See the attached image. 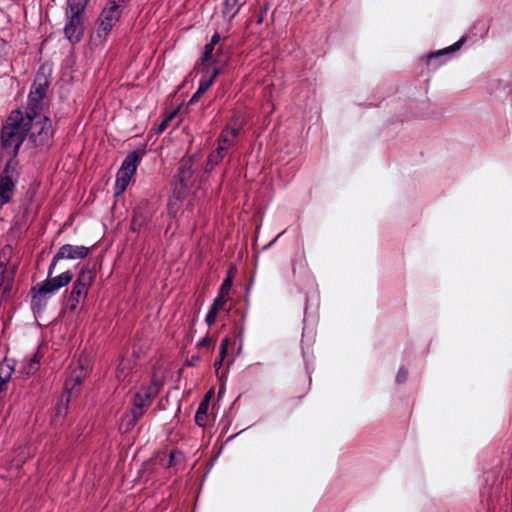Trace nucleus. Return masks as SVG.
<instances>
[{
    "label": "nucleus",
    "mask_w": 512,
    "mask_h": 512,
    "mask_svg": "<svg viewBox=\"0 0 512 512\" xmlns=\"http://www.w3.org/2000/svg\"><path fill=\"white\" fill-rule=\"evenodd\" d=\"M161 386L156 375H153L150 383L141 386L139 391L134 394L133 408L129 413H126L121 420L120 428L123 429L125 433L131 431L136 426L143 416L145 409L150 407L153 400L158 396Z\"/></svg>",
    "instance_id": "1"
},
{
    "label": "nucleus",
    "mask_w": 512,
    "mask_h": 512,
    "mask_svg": "<svg viewBox=\"0 0 512 512\" xmlns=\"http://www.w3.org/2000/svg\"><path fill=\"white\" fill-rule=\"evenodd\" d=\"M26 137L27 128H25L23 120V111L21 109L12 110L0 131L2 149L15 158Z\"/></svg>",
    "instance_id": "2"
},
{
    "label": "nucleus",
    "mask_w": 512,
    "mask_h": 512,
    "mask_svg": "<svg viewBox=\"0 0 512 512\" xmlns=\"http://www.w3.org/2000/svg\"><path fill=\"white\" fill-rule=\"evenodd\" d=\"M23 120L27 128V136L33 146L40 151L49 149L53 144L54 129L49 117L39 113L37 115L24 114Z\"/></svg>",
    "instance_id": "3"
},
{
    "label": "nucleus",
    "mask_w": 512,
    "mask_h": 512,
    "mask_svg": "<svg viewBox=\"0 0 512 512\" xmlns=\"http://www.w3.org/2000/svg\"><path fill=\"white\" fill-rule=\"evenodd\" d=\"M89 0H67L65 37L70 43H79L84 36L85 10Z\"/></svg>",
    "instance_id": "4"
},
{
    "label": "nucleus",
    "mask_w": 512,
    "mask_h": 512,
    "mask_svg": "<svg viewBox=\"0 0 512 512\" xmlns=\"http://www.w3.org/2000/svg\"><path fill=\"white\" fill-rule=\"evenodd\" d=\"M48 278L41 283L37 284L32 288L34 292L32 296V305L40 309L45 303L42 301V297L47 294L54 293L55 291L67 286L73 279V273L71 271H65L58 276L52 277L47 275Z\"/></svg>",
    "instance_id": "5"
},
{
    "label": "nucleus",
    "mask_w": 512,
    "mask_h": 512,
    "mask_svg": "<svg viewBox=\"0 0 512 512\" xmlns=\"http://www.w3.org/2000/svg\"><path fill=\"white\" fill-rule=\"evenodd\" d=\"M49 85L50 81L48 77L43 72V68H40L31 86V90L28 95L27 107L24 114L37 115L42 113L44 105L43 100L46 97Z\"/></svg>",
    "instance_id": "6"
},
{
    "label": "nucleus",
    "mask_w": 512,
    "mask_h": 512,
    "mask_svg": "<svg viewBox=\"0 0 512 512\" xmlns=\"http://www.w3.org/2000/svg\"><path fill=\"white\" fill-rule=\"evenodd\" d=\"M194 155H185L178 162L174 187L187 191L194 183Z\"/></svg>",
    "instance_id": "7"
},
{
    "label": "nucleus",
    "mask_w": 512,
    "mask_h": 512,
    "mask_svg": "<svg viewBox=\"0 0 512 512\" xmlns=\"http://www.w3.org/2000/svg\"><path fill=\"white\" fill-rule=\"evenodd\" d=\"M122 12V5L115 0H109L108 7H105L98 19V35L106 36L119 20Z\"/></svg>",
    "instance_id": "8"
},
{
    "label": "nucleus",
    "mask_w": 512,
    "mask_h": 512,
    "mask_svg": "<svg viewBox=\"0 0 512 512\" xmlns=\"http://www.w3.org/2000/svg\"><path fill=\"white\" fill-rule=\"evenodd\" d=\"M90 253V248L85 246H74L71 244L62 245L54 255L49 265V276L54 272L56 264L62 259H84Z\"/></svg>",
    "instance_id": "9"
},
{
    "label": "nucleus",
    "mask_w": 512,
    "mask_h": 512,
    "mask_svg": "<svg viewBox=\"0 0 512 512\" xmlns=\"http://www.w3.org/2000/svg\"><path fill=\"white\" fill-rule=\"evenodd\" d=\"M14 171L11 168V160L8 161L0 174V207L9 203L11 201L15 183L12 180V172Z\"/></svg>",
    "instance_id": "10"
},
{
    "label": "nucleus",
    "mask_w": 512,
    "mask_h": 512,
    "mask_svg": "<svg viewBox=\"0 0 512 512\" xmlns=\"http://www.w3.org/2000/svg\"><path fill=\"white\" fill-rule=\"evenodd\" d=\"M152 218V211L148 200H141L133 211L130 229L140 232Z\"/></svg>",
    "instance_id": "11"
},
{
    "label": "nucleus",
    "mask_w": 512,
    "mask_h": 512,
    "mask_svg": "<svg viewBox=\"0 0 512 512\" xmlns=\"http://www.w3.org/2000/svg\"><path fill=\"white\" fill-rule=\"evenodd\" d=\"M465 42H466V36H463L460 40L455 42L453 45L425 55L423 57V60L425 61V63L427 65H430L433 60H437L445 55H451L455 51L459 50Z\"/></svg>",
    "instance_id": "12"
},
{
    "label": "nucleus",
    "mask_w": 512,
    "mask_h": 512,
    "mask_svg": "<svg viewBox=\"0 0 512 512\" xmlns=\"http://www.w3.org/2000/svg\"><path fill=\"white\" fill-rule=\"evenodd\" d=\"M187 193V191L175 187L173 188V194L169 198L167 203V211L171 217L176 216L181 207L182 201L186 197Z\"/></svg>",
    "instance_id": "13"
},
{
    "label": "nucleus",
    "mask_w": 512,
    "mask_h": 512,
    "mask_svg": "<svg viewBox=\"0 0 512 512\" xmlns=\"http://www.w3.org/2000/svg\"><path fill=\"white\" fill-rule=\"evenodd\" d=\"M210 394L211 391L204 396L195 414V423L200 427H205L207 425Z\"/></svg>",
    "instance_id": "14"
},
{
    "label": "nucleus",
    "mask_w": 512,
    "mask_h": 512,
    "mask_svg": "<svg viewBox=\"0 0 512 512\" xmlns=\"http://www.w3.org/2000/svg\"><path fill=\"white\" fill-rule=\"evenodd\" d=\"M88 289L79 287L78 284L74 283L70 295L68 297V307L71 311H74L81 298H85L88 294Z\"/></svg>",
    "instance_id": "15"
},
{
    "label": "nucleus",
    "mask_w": 512,
    "mask_h": 512,
    "mask_svg": "<svg viewBox=\"0 0 512 512\" xmlns=\"http://www.w3.org/2000/svg\"><path fill=\"white\" fill-rule=\"evenodd\" d=\"M94 278L95 272L88 266H84L78 273L77 279L74 283L78 284L79 287H83L89 290L94 281Z\"/></svg>",
    "instance_id": "16"
},
{
    "label": "nucleus",
    "mask_w": 512,
    "mask_h": 512,
    "mask_svg": "<svg viewBox=\"0 0 512 512\" xmlns=\"http://www.w3.org/2000/svg\"><path fill=\"white\" fill-rule=\"evenodd\" d=\"M140 159L141 155L137 151H131L125 157L120 169L129 172L130 175H134Z\"/></svg>",
    "instance_id": "17"
},
{
    "label": "nucleus",
    "mask_w": 512,
    "mask_h": 512,
    "mask_svg": "<svg viewBox=\"0 0 512 512\" xmlns=\"http://www.w3.org/2000/svg\"><path fill=\"white\" fill-rule=\"evenodd\" d=\"M132 176L133 175H130V173L127 171H123L121 169L118 170L114 189L116 196L121 195L126 190Z\"/></svg>",
    "instance_id": "18"
},
{
    "label": "nucleus",
    "mask_w": 512,
    "mask_h": 512,
    "mask_svg": "<svg viewBox=\"0 0 512 512\" xmlns=\"http://www.w3.org/2000/svg\"><path fill=\"white\" fill-rule=\"evenodd\" d=\"M14 372L13 366L8 361L0 363V393L5 390L6 384Z\"/></svg>",
    "instance_id": "19"
},
{
    "label": "nucleus",
    "mask_w": 512,
    "mask_h": 512,
    "mask_svg": "<svg viewBox=\"0 0 512 512\" xmlns=\"http://www.w3.org/2000/svg\"><path fill=\"white\" fill-rule=\"evenodd\" d=\"M238 136L236 129L224 128L218 137V144L230 148L234 145L235 139Z\"/></svg>",
    "instance_id": "20"
},
{
    "label": "nucleus",
    "mask_w": 512,
    "mask_h": 512,
    "mask_svg": "<svg viewBox=\"0 0 512 512\" xmlns=\"http://www.w3.org/2000/svg\"><path fill=\"white\" fill-rule=\"evenodd\" d=\"M245 4L243 0H225L223 5L222 13L224 16H228L229 20L235 17L238 13L239 8Z\"/></svg>",
    "instance_id": "21"
},
{
    "label": "nucleus",
    "mask_w": 512,
    "mask_h": 512,
    "mask_svg": "<svg viewBox=\"0 0 512 512\" xmlns=\"http://www.w3.org/2000/svg\"><path fill=\"white\" fill-rule=\"evenodd\" d=\"M236 273V268L234 266H231L228 271L225 279L223 280L221 287L219 289V294H222L224 296L229 295V292L231 290L232 284H233V278Z\"/></svg>",
    "instance_id": "22"
},
{
    "label": "nucleus",
    "mask_w": 512,
    "mask_h": 512,
    "mask_svg": "<svg viewBox=\"0 0 512 512\" xmlns=\"http://www.w3.org/2000/svg\"><path fill=\"white\" fill-rule=\"evenodd\" d=\"M220 70L218 68H214L210 76H203L199 82L198 90L205 93L208 89L213 85L217 76L219 75Z\"/></svg>",
    "instance_id": "23"
},
{
    "label": "nucleus",
    "mask_w": 512,
    "mask_h": 512,
    "mask_svg": "<svg viewBox=\"0 0 512 512\" xmlns=\"http://www.w3.org/2000/svg\"><path fill=\"white\" fill-rule=\"evenodd\" d=\"M184 454L182 451L174 449L169 454L167 463H163L165 468L175 467L184 462Z\"/></svg>",
    "instance_id": "24"
},
{
    "label": "nucleus",
    "mask_w": 512,
    "mask_h": 512,
    "mask_svg": "<svg viewBox=\"0 0 512 512\" xmlns=\"http://www.w3.org/2000/svg\"><path fill=\"white\" fill-rule=\"evenodd\" d=\"M82 384V376L72 374L70 378L65 381L64 389L67 394Z\"/></svg>",
    "instance_id": "25"
},
{
    "label": "nucleus",
    "mask_w": 512,
    "mask_h": 512,
    "mask_svg": "<svg viewBox=\"0 0 512 512\" xmlns=\"http://www.w3.org/2000/svg\"><path fill=\"white\" fill-rule=\"evenodd\" d=\"M244 125V119L240 113H234L232 116L229 124L226 126V128L230 129H236V133L239 134L241 128Z\"/></svg>",
    "instance_id": "26"
},
{
    "label": "nucleus",
    "mask_w": 512,
    "mask_h": 512,
    "mask_svg": "<svg viewBox=\"0 0 512 512\" xmlns=\"http://www.w3.org/2000/svg\"><path fill=\"white\" fill-rule=\"evenodd\" d=\"M69 401H70V395L69 394H63L61 396V400H60V402L56 406V415H58V416H60V415L65 416L67 414Z\"/></svg>",
    "instance_id": "27"
},
{
    "label": "nucleus",
    "mask_w": 512,
    "mask_h": 512,
    "mask_svg": "<svg viewBox=\"0 0 512 512\" xmlns=\"http://www.w3.org/2000/svg\"><path fill=\"white\" fill-rule=\"evenodd\" d=\"M227 301H228L227 296H224V295L218 293L217 297L214 299V301L211 305V308H213L219 312L220 310H222L224 308Z\"/></svg>",
    "instance_id": "28"
},
{
    "label": "nucleus",
    "mask_w": 512,
    "mask_h": 512,
    "mask_svg": "<svg viewBox=\"0 0 512 512\" xmlns=\"http://www.w3.org/2000/svg\"><path fill=\"white\" fill-rule=\"evenodd\" d=\"M175 115V112L167 115L162 121L160 124H158L155 128H154V131L156 134H161L162 132H164L169 124V122L172 120V118L174 117Z\"/></svg>",
    "instance_id": "29"
},
{
    "label": "nucleus",
    "mask_w": 512,
    "mask_h": 512,
    "mask_svg": "<svg viewBox=\"0 0 512 512\" xmlns=\"http://www.w3.org/2000/svg\"><path fill=\"white\" fill-rule=\"evenodd\" d=\"M214 47L215 46L210 45V44H206L204 46V51H203V54H202V57H201L202 64L205 63V62H208L209 60L212 59V53H213Z\"/></svg>",
    "instance_id": "30"
},
{
    "label": "nucleus",
    "mask_w": 512,
    "mask_h": 512,
    "mask_svg": "<svg viewBox=\"0 0 512 512\" xmlns=\"http://www.w3.org/2000/svg\"><path fill=\"white\" fill-rule=\"evenodd\" d=\"M408 379V370L405 367H400L396 374V382L398 384H403Z\"/></svg>",
    "instance_id": "31"
},
{
    "label": "nucleus",
    "mask_w": 512,
    "mask_h": 512,
    "mask_svg": "<svg viewBox=\"0 0 512 512\" xmlns=\"http://www.w3.org/2000/svg\"><path fill=\"white\" fill-rule=\"evenodd\" d=\"M222 160V156H218L213 152L210 153L207 160V167L213 169L215 165H217Z\"/></svg>",
    "instance_id": "32"
},
{
    "label": "nucleus",
    "mask_w": 512,
    "mask_h": 512,
    "mask_svg": "<svg viewBox=\"0 0 512 512\" xmlns=\"http://www.w3.org/2000/svg\"><path fill=\"white\" fill-rule=\"evenodd\" d=\"M217 315H218V311H216L215 309L210 307V309L206 315V318H205V322L207 323L208 326H211L214 324V322L217 318Z\"/></svg>",
    "instance_id": "33"
},
{
    "label": "nucleus",
    "mask_w": 512,
    "mask_h": 512,
    "mask_svg": "<svg viewBox=\"0 0 512 512\" xmlns=\"http://www.w3.org/2000/svg\"><path fill=\"white\" fill-rule=\"evenodd\" d=\"M269 7H270V3H269L268 1H265V2H264V4H263V6H262V7H261V9H260V13H259V15H258V17H257V20H256V23H257L258 25H260V24H262V23H263L264 15H265V13L268 11Z\"/></svg>",
    "instance_id": "34"
},
{
    "label": "nucleus",
    "mask_w": 512,
    "mask_h": 512,
    "mask_svg": "<svg viewBox=\"0 0 512 512\" xmlns=\"http://www.w3.org/2000/svg\"><path fill=\"white\" fill-rule=\"evenodd\" d=\"M26 369H27L26 373L29 375V374H34L39 369V367L37 366V362H32L31 360H29Z\"/></svg>",
    "instance_id": "35"
},
{
    "label": "nucleus",
    "mask_w": 512,
    "mask_h": 512,
    "mask_svg": "<svg viewBox=\"0 0 512 512\" xmlns=\"http://www.w3.org/2000/svg\"><path fill=\"white\" fill-rule=\"evenodd\" d=\"M203 95L204 93L197 89V91L190 98L188 105L195 104Z\"/></svg>",
    "instance_id": "36"
},
{
    "label": "nucleus",
    "mask_w": 512,
    "mask_h": 512,
    "mask_svg": "<svg viewBox=\"0 0 512 512\" xmlns=\"http://www.w3.org/2000/svg\"><path fill=\"white\" fill-rule=\"evenodd\" d=\"M213 340L206 336L204 338H202L198 343H197V346L198 347H209L211 344H212Z\"/></svg>",
    "instance_id": "37"
},
{
    "label": "nucleus",
    "mask_w": 512,
    "mask_h": 512,
    "mask_svg": "<svg viewBox=\"0 0 512 512\" xmlns=\"http://www.w3.org/2000/svg\"><path fill=\"white\" fill-rule=\"evenodd\" d=\"M227 150H228V148L218 144L217 149L215 151H213V153L218 155V156H222V159H223Z\"/></svg>",
    "instance_id": "38"
},
{
    "label": "nucleus",
    "mask_w": 512,
    "mask_h": 512,
    "mask_svg": "<svg viewBox=\"0 0 512 512\" xmlns=\"http://www.w3.org/2000/svg\"><path fill=\"white\" fill-rule=\"evenodd\" d=\"M221 40V37H220V34L218 32H215L212 37H211V41H210V45H217Z\"/></svg>",
    "instance_id": "39"
},
{
    "label": "nucleus",
    "mask_w": 512,
    "mask_h": 512,
    "mask_svg": "<svg viewBox=\"0 0 512 512\" xmlns=\"http://www.w3.org/2000/svg\"><path fill=\"white\" fill-rule=\"evenodd\" d=\"M200 361L199 355H192L190 360H188L187 365L188 366H195Z\"/></svg>",
    "instance_id": "40"
},
{
    "label": "nucleus",
    "mask_w": 512,
    "mask_h": 512,
    "mask_svg": "<svg viewBox=\"0 0 512 512\" xmlns=\"http://www.w3.org/2000/svg\"><path fill=\"white\" fill-rule=\"evenodd\" d=\"M229 344H230V339H229L228 337H225V338H224V339H222V341H221L220 349H228Z\"/></svg>",
    "instance_id": "41"
},
{
    "label": "nucleus",
    "mask_w": 512,
    "mask_h": 512,
    "mask_svg": "<svg viewBox=\"0 0 512 512\" xmlns=\"http://www.w3.org/2000/svg\"><path fill=\"white\" fill-rule=\"evenodd\" d=\"M40 359H41V356L38 353H36V354H34L33 358H31L30 360L32 362H37V366L39 367Z\"/></svg>",
    "instance_id": "42"
},
{
    "label": "nucleus",
    "mask_w": 512,
    "mask_h": 512,
    "mask_svg": "<svg viewBox=\"0 0 512 512\" xmlns=\"http://www.w3.org/2000/svg\"><path fill=\"white\" fill-rule=\"evenodd\" d=\"M228 353V349H220L219 351V357L221 358V360H224L226 355Z\"/></svg>",
    "instance_id": "43"
},
{
    "label": "nucleus",
    "mask_w": 512,
    "mask_h": 512,
    "mask_svg": "<svg viewBox=\"0 0 512 512\" xmlns=\"http://www.w3.org/2000/svg\"><path fill=\"white\" fill-rule=\"evenodd\" d=\"M222 363H223V360H221V358L219 357V359L215 361L214 367L218 369L221 367Z\"/></svg>",
    "instance_id": "44"
},
{
    "label": "nucleus",
    "mask_w": 512,
    "mask_h": 512,
    "mask_svg": "<svg viewBox=\"0 0 512 512\" xmlns=\"http://www.w3.org/2000/svg\"><path fill=\"white\" fill-rule=\"evenodd\" d=\"M511 512H512V490H511Z\"/></svg>",
    "instance_id": "45"
},
{
    "label": "nucleus",
    "mask_w": 512,
    "mask_h": 512,
    "mask_svg": "<svg viewBox=\"0 0 512 512\" xmlns=\"http://www.w3.org/2000/svg\"><path fill=\"white\" fill-rule=\"evenodd\" d=\"M292 271L295 273V264L293 265Z\"/></svg>",
    "instance_id": "46"
},
{
    "label": "nucleus",
    "mask_w": 512,
    "mask_h": 512,
    "mask_svg": "<svg viewBox=\"0 0 512 512\" xmlns=\"http://www.w3.org/2000/svg\"><path fill=\"white\" fill-rule=\"evenodd\" d=\"M302 258H304V256L302 255ZM303 262L304 264L306 265V259H303Z\"/></svg>",
    "instance_id": "47"
}]
</instances>
